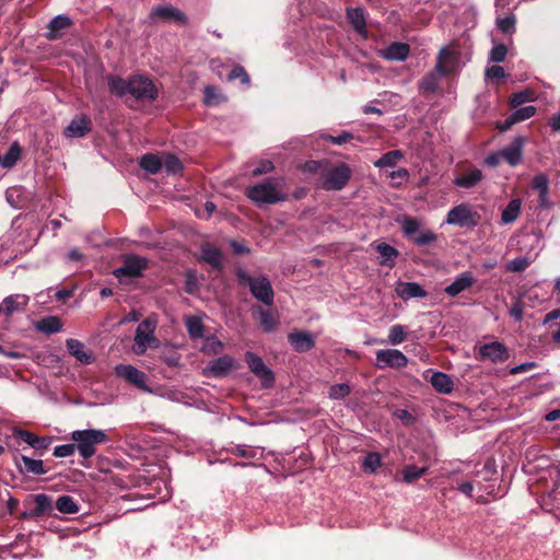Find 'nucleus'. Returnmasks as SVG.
Returning a JSON list of instances; mask_svg holds the SVG:
<instances>
[{"label": "nucleus", "mask_w": 560, "mask_h": 560, "mask_svg": "<svg viewBox=\"0 0 560 560\" xmlns=\"http://www.w3.org/2000/svg\"><path fill=\"white\" fill-rule=\"evenodd\" d=\"M284 179L270 177L259 184L246 188V197L258 207L273 205L287 199Z\"/></svg>", "instance_id": "1"}, {"label": "nucleus", "mask_w": 560, "mask_h": 560, "mask_svg": "<svg viewBox=\"0 0 560 560\" xmlns=\"http://www.w3.org/2000/svg\"><path fill=\"white\" fill-rule=\"evenodd\" d=\"M71 440L75 443L77 451L83 459L93 457L97 446L108 441L103 430L88 429L75 430L71 433Z\"/></svg>", "instance_id": "2"}, {"label": "nucleus", "mask_w": 560, "mask_h": 560, "mask_svg": "<svg viewBox=\"0 0 560 560\" xmlns=\"http://www.w3.org/2000/svg\"><path fill=\"white\" fill-rule=\"evenodd\" d=\"M465 62L458 46L452 44L440 50L435 61V71L441 75L453 74L458 72Z\"/></svg>", "instance_id": "3"}, {"label": "nucleus", "mask_w": 560, "mask_h": 560, "mask_svg": "<svg viewBox=\"0 0 560 560\" xmlns=\"http://www.w3.org/2000/svg\"><path fill=\"white\" fill-rule=\"evenodd\" d=\"M156 320L148 317L142 320L136 330L133 352L138 355L144 354L148 348H156L159 340L154 337Z\"/></svg>", "instance_id": "4"}, {"label": "nucleus", "mask_w": 560, "mask_h": 560, "mask_svg": "<svg viewBox=\"0 0 560 560\" xmlns=\"http://www.w3.org/2000/svg\"><path fill=\"white\" fill-rule=\"evenodd\" d=\"M351 175V168L345 163H339L322 174L320 186L326 190H341L350 180Z\"/></svg>", "instance_id": "5"}, {"label": "nucleus", "mask_w": 560, "mask_h": 560, "mask_svg": "<svg viewBox=\"0 0 560 560\" xmlns=\"http://www.w3.org/2000/svg\"><path fill=\"white\" fill-rule=\"evenodd\" d=\"M148 20L151 24L178 23L186 24L187 18L184 12L173 5H155L151 9Z\"/></svg>", "instance_id": "6"}, {"label": "nucleus", "mask_w": 560, "mask_h": 560, "mask_svg": "<svg viewBox=\"0 0 560 560\" xmlns=\"http://www.w3.org/2000/svg\"><path fill=\"white\" fill-rule=\"evenodd\" d=\"M147 266L148 260L145 258L136 255H126L122 266L114 270V276L122 283L128 279L141 276Z\"/></svg>", "instance_id": "7"}, {"label": "nucleus", "mask_w": 560, "mask_h": 560, "mask_svg": "<svg viewBox=\"0 0 560 560\" xmlns=\"http://www.w3.org/2000/svg\"><path fill=\"white\" fill-rule=\"evenodd\" d=\"M129 94L136 100L154 101L158 97V89L149 78L133 75L129 79Z\"/></svg>", "instance_id": "8"}, {"label": "nucleus", "mask_w": 560, "mask_h": 560, "mask_svg": "<svg viewBox=\"0 0 560 560\" xmlns=\"http://www.w3.org/2000/svg\"><path fill=\"white\" fill-rule=\"evenodd\" d=\"M115 373L136 388L152 393V388L147 384V374L138 368L131 364H118L115 366Z\"/></svg>", "instance_id": "9"}, {"label": "nucleus", "mask_w": 560, "mask_h": 560, "mask_svg": "<svg viewBox=\"0 0 560 560\" xmlns=\"http://www.w3.org/2000/svg\"><path fill=\"white\" fill-rule=\"evenodd\" d=\"M525 241L530 243V249L525 256L516 257L512 259L508 265L506 269L510 271L520 272L525 270L537 257L540 250V237L536 234H526Z\"/></svg>", "instance_id": "10"}, {"label": "nucleus", "mask_w": 560, "mask_h": 560, "mask_svg": "<svg viewBox=\"0 0 560 560\" xmlns=\"http://www.w3.org/2000/svg\"><path fill=\"white\" fill-rule=\"evenodd\" d=\"M478 220V214L474 212L468 205L462 203L448 211L446 223L458 225L460 228H468L476 225Z\"/></svg>", "instance_id": "11"}, {"label": "nucleus", "mask_w": 560, "mask_h": 560, "mask_svg": "<svg viewBox=\"0 0 560 560\" xmlns=\"http://www.w3.org/2000/svg\"><path fill=\"white\" fill-rule=\"evenodd\" d=\"M377 369H400L408 364V358L398 349H381L375 353Z\"/></svg>", "instance_id": "12"}, {"label": "nucleus", "mask_w": 560, "mask_h": 560, "mask_svg": "<svg viewBox=\"0 0 560 560\" xmlns=\"http://www.w3.org/2000/svg\"><path fill=\"white\" fill-rule=\"evenodd\" d=\"M523 139L515 138L513 142L506 148L492 153V166L501 161L508 162L511 166H516L522 161Z\"/></svg>", "instance_id": "13"}, {"label": "nucleus", "mask_w": 560, "mask_h": 560, "mask_svg": "<svg viewBox=\"0 0 560 560\" xmlns=\"http://www.w3.org/2000/svg\"><path fill=\"white\" fill-rule=\"evenodd\" d=\"M236 369V361L231 355L219 357L208 363L203 374L212 377H224Z\"/></svg>", "instance_id": "14"}, {"label": "nucleus", "mask_w": 560, "mask_h": 560, "mask_svg": "<svg viewBox=\"0 0 560 560\" xmlns=\"http://www.w3.org/2000/svg\"><path fill=\"white\" fill-rule=\"evenodd\" d=\"M245 360L249 370L260 378L265 387H269L273 382V374L265 364L262 359L253 352L245 353Z\"/></svg>", "instance_id": "15"}, {"label": "nucleus", "mask_w": 560, "mask_h": 560, "mask_svg": "<svg viewBox=\"0 0 560 560\" xmlns=\"http://www.w3.org/2000/svg\"><path fill=\"white\" fill-rule=\"evenodd\" d=\"M250 293L261 303L271 305L273 303V290L266 277H258L250 281Z\"/></svg>", "instance_id": "16"}, {"label": "nucleus", "mask_w": 560, "mask_h": 560, "mask_svg": "<svg viewBox=\"0 0 560 560\" xmlns=\"http://www.w3.org/2000/svg\"><path fill=\"white\" fill-rule=\"evenodd\" d=\"M288 341L296 352H307L315 346V338L308 331L298 330L289 334Z\"/></svg>", "instance_id": "17"}, {"label": "nucleus", "mask_w": 560, "mask_h": 560, "mask_svg": "<svg viewBox=\"0 0 560 560\" xmlns=\"http://www.w3.org/2000/svg\"><path fill=\"white\" fill-rule=\"evenodd\" d=\"M395 292L404 301L415 298L423 299L428 296V292L418 282L399 281L396 284Z\"/></svg>", "instance_id": "18"}, {"label": "nucleus", "mask_w": 560, "mask_h": 560, "mask_svg": "<svg viewBox=\"0 0 560 560\" xmlns=\"http://www.w3.org/2000/svg\"><path fill=\"white\" fill-rule=\"evenodd\" d=\"M533 189L538 191L539 207L542 209H549L551 202L549 200V179L545 174H537L532 180Z\"/></svg>", "instance_id": "19"}, {"label": "nucleus", "mask_w": 560, "mask_h": 560, "mask_svg": "<svg viewBox=\"0 0 560 560\" xmlns=\"http://www.w3.org/2000/svg\"><path fill=\"white\" fill-rule=\"evenodd\" d=\"M92 121L88 116H80L71 120L65 129V136L68 138H81L90 132Z\"/></svg>", "instance_id": "20"}, {"label": "nucleus", "mask_w": 560, "mask_h": 560, "mask_svg": "<svg viewBox=\"0 0 560 560\" xmlns=\"http://www.w3.org/2000/svg\"><path fill=\"white\" fill-rule=\"evenodd\" d=\"M13 434L35 450H46L51 444V438L38 436L26 430L15 428Z\"/></svg>", "instance_id": "21"}, {"label": "nucleus", "mask_w": 560, "mask_h": 560, "mask_svg": "<svg viewBox=\"0 0 560 560\" xmlns=\"http://www.w3.org/2000/svg\"><path fill=\"white\" fill-rule=\"evenodd\" d=\"M427 374H431L429 382L432 387L441 394H450L453 390L454 383L452 378L443 372L427 371Z\"/></svg>", "instance_id": "22"}, {"label": "nucleus", "mask_w": 560, "mask_h": 560, "mask_svg": "<svg viewBox=\"0 0 560 560\" xmlns=\"http://www.w3.org/2000/svg\"><path fill=\"white\" fill-rule=\"evenodd\" d=\"M482 178V173L476 167L468 168L455 177L454 184L457 187L469 189L476 186Z\"/></svg>", "instance_id": "23"}, {"label": "nucleus", "mask_w": 560, "mask_h": 560, "mask_svg": "<svg viewBox=\"0 0 560 560\" xmlns=\"http://www.w3.org/2000/svg\"><path fill=\"white\" fill-rule=\"evenodd\" d=\"M67 349L82 364H91L94 360L93 354L86 351L84 345L77 339H67Z\"/></svg>", "instance_id": "24"}, {"label": "nucleus", "mask_w": 560, "mask_h": 560, "mask_svg": "<svg viewBox=\"0 0 560 560\" xmlns=\"http://www.w3.org/2000/svg\"><path fill=\"white\" fill-rule=\"evenodd\" d=\"M71 25V20L66 14L55 16L48 24L47 38L50 40L60 37L61 32Z\"/></svg>", "instance_id": "25"}, {"label": "nucleus", "mask_w": 560, "mask_h": 560, "mask_svg": "<svg viewBox=\"0 0 560 560\" xmlns=\"http://www.w3.org/2000/svg\"><path fill=\"white\" fill-rule=\"evenodd\" d=\"M37 331L51 335L61 330L62 323L57 316H46L34 323Z\"/></svg>", "instance_id": "26"}, {"label": "nucleus", "mask_w": 560, "mask_h": 560, "mask_svg": "<svg viewBox=\"0 0 560 560\" xmlns=\"http://www.w3.org/2000/svg\"><path fill=\"white\" fill-rule=\"evenodd\" d=\"M33 501L34 508L27 513L28 516L39 517L52 510L51 499L45 493L35 494Z\"/></svg>", "instance_id": "27"}, {"label": "nucleus", "mask_w": 560, "mask_h": 560, "mask_svg": "<svg viewBox=\"0 0 560 560\" xmlns=\"http://www.w3.org/2000/svg\"><path fill=\"white\" fill-rule=\"evenodd\" d=\"M409 54V47L402 43H393L382 51L387 60L404 61Z\"/></svg>", "instance_id": "28"}, {"label": "nucleus", "mask_w": 560, "mask_h": 560, "mask_svg": "<svg viewBox=\"0 0 560 560\" xmlns=\"http://www.w3.org/2000/svg\"><path fill=\"white\" fill-rule=\"evenodd\" d=\"M472 284V277L468 273H462L450 285L445 288V292L450 296H456Z\"/></svg>", "instance_id": "29"}, {"label": "nucleus", "mask_w": 560, "mask_h": 560, "mask_svg": "<svg viewBox=\"0 0 560 560\" xmlns=\"http://www.w3.org/2000/svg\"><path fill=\"white\" fill-rule=\"evenodd\" d=\"M28 302L25 295H11L3 300L1 310L7 314L11 315L14 312L23 310Z\"/></svg>", "instance_id": "30"}, {"label": "nucleus", "mask_w": 560, "mask_h": 560, "mask_svg": "<svg viewBox=\"0 0 560 560\" xmlns=\"http://www.w3.org/2000/svg\"><path fill=\"white\" fill-rule=\"evenodd\" d=\"M522 202L520 199H512L508 206L502 210L501 223L511 224L516 221L521 213Z\"/></svg>", "instance_id": "31"}, {"label": "nucleus", "mask_w": 560, "mask_h": 560, "mask_svg": "<svg viewBox=\"0 0 560 560\" xmlns=\"http://www.w3.org/2000/svg\"><path fill=\"white\" fill-rule=\"evenodd\" d=\"M404 159V153L400 150H393L383 154L373 164L377 168L395 167L397 163Z\"/></svg>", "instance_id": "32"}, {"label": "nucleus", "mask_w": 560, "mask_h": 560, "mask_svg": "<svg viewBox=\"0 0 560 560\" xmlns=\"http://www.w3.org/2000/svg\"><path fill=\"white\" fill-rule=\"evenodd\" d=\"M348 19L353 28L363 34L365 32V16L362 8H350L347 11Z\"/></svg>", "instance_id": "33"}, {"label": "nucleus", "mask_w": 560, "mask_h": 560, "mask_svg": "<svg viewBox=\"0 0 560 560\" xmlns=\"http://www.w3.org/2000/svg\"><path fill=\"white\" fill-rule=\"evenodd\" d=\"M376 249L382 257L381 264L387 267H394L395 260L398 257V250L386 243L378 244Z\"/></svg>", "instance_id": "34"}, {"label": "nucleus", "mask_w": 560, "mask_h": 560, "mask_svg": "<svg viewBox=\"0 0 560 560\" xmlns=\"http://www.w3.org/2000/svg\"><path fill=\"white\" fill-rule=\"evenodd\" d=\"M21 460L23 463V470L26 474L44 475L47 472L44 467V463L40 459H33L28 456L22 455Z\"/></svg>", "instance_id": "35"}, {"label": "nucleus", "mask_w": 560, "mask_h": 560, "mask_svg": "<svg viewBox=\"0 0 560 560\" xmlns=\"http://www.w3.org/2000/svg\"><path fill=\"white\" fill-rule=\"evenodd\" d=\"M201 258L205 261L209 262L214 268L221 267L222 256H221L220 250L214 246H211V245L202 246Z\"/></svg>", "instance_id": "36"}, {"label": "nucleus", "mask_w": 560, "mask_h": 560, "mask_svg": "<svg viewBox=\"0 0 560 560\" xmlns=\"http://www.w3.org/2000/svg\"><path fill=\"white\" fill-rule=\"evenodd\" d=\"M407 338V327L400 324L393 325L389 328L386 342L390 346L402 343Z\"/></svg>", "instance_id": "37"}, {"label": "nucleus", "mask_w": 560, "mask_h": 560, "mask_svg": "<svg viewBox=\"0 0 560 560\" xmlns=\"http://www.w3.org/2000/svg\"><path fill=\"white\" fill-rule=\"evenodd\" d=\"M495 25L501 33L512 35L516 30V18L513 13H510L505 16H498L495 19Z\"/></svg>", "instance_id": "38"}, {"label": "nucleus", "mask_w": 560, "mask_h": 560, "mask_svg": "<svg viewBox=\"0 0 560 560\" xmlns=\"http://www.w3.org/2000/svg\"><path fill=\"white\" fill-rule=\"evenodd\" d=\"M56 509L60 513L74 514L79 511L75 500L70 495H61L56 501Z\"/></svg>", "instance_id": "39"}, {"label": "nucleus", "mask_w": 560, "mask_h": 560, "mask_svg": "<svg viewBox=\"0 0 560 560\" xmlns=\"http://www.w3.org/2000/svg\"><path fill=\"white\" fill-rule=\"evenodd\" d=\"M108 86L110 92L117 96H125L129 94V80H124L118 77H109Z\"/></svg>", "instance_id": "40"}, {"label": "nucleus", "mask_w": 560, "mask_h": 560, "mask_svg": "<svg viewBox=\"0 0 560 560\" xmlns=\"http://www.w3.org/2000/svg\"><path fill=\"white\" fill-rule=\"evenodd\" d=\"M140 165L151 174H156L163 167L162 159L154 154H145L142 156Z\"/></svg>", "instance_id": "41"}, {"label": "nucleus", "mask_w": 560, "mask_h": 560, "mask_svg": "<svg viewBox=\"0 0 560 560\" xmlns=\"http://www.w3.org/2000/svg\"><path fill=\"white\" fill-rule=\"evenodd\" d=\"M427 470V467L419 468L415 465H407L401 470L402 480L406 483H412L413 481L418 480L423 475H425Z\"/></svg>", "instance_id": "42"}, {"label": "nucleus", "mask_w": 560, "mask_h": 560, "mask_svg": "<svg viewBox=\"0 0 560 560\" xmlns=\"http://www.w3.org/2000/svg\"><path fill=\"white\" fill-rule=\"evenodd\" d=\"M223 343L214 336L207 337L201 346V351L208 355H214L221 352Z\"/></svg>", "instance_id": "43"}, {"label": "nucleus", "mask_w": 560, "mask_h": 560, "mask_svg": "<svg viewBox=\"0 0 560 560\" xmlns=\"http://www.w3.org/2000/svg\"><path fill=\"white\" fill-rule=\"evenodd\" d=\"M20 155H21L20 145L18 143L11 144L8 152L1 159V165L7 168L13 166L20 159Z\"/></svg>", "instance_id": "44"}, {"label": "nucleus", "mask_w": 560, "mask_h": 560, "mask_svg": "<svg viewBox=\"0 0 560 560\" xmlns=\"http://www.w3.org/2000/svg\"><path fill=\"white\" fill-rule=\"evenodd\" d=\"M186 328L191 338H201L203 336V325L199 317H187Z\"/></svg>", "instance_id": "45"}, {"label": "nucleus", "mask_w": 560, "mask_h": 560, "mask_svg": "<svg viewBox=\"0 0 560 560\" xmlns=\"http://www.w3.org/2000/svg\"><path fill=\"white\" fill-rule=\"evenodd\" d=\"M441 77L442 75L435 70L430 72L422 79L421 84H420L421 89L424 92H430V93L435 92L439 88V80Z\"/></svg>", "instance_id": "46"}, {"label": "nucleus", "mask_w": 560, "mask_h": 560, "mask_svg": "<svg viewBox=\"0 0 560 560\" xmlns=\"http://www.w3.org/2000/svg\"><path fill=\"white\" fill-rule=\"evenodd\" d=\"M420 221L415 218H405L401 221V229L406 236L412 237L418 234L420 229Z\"/></svg>", "instance_id": "47"}, {"label": "nucleus", "mask_w": 560, "mask_h": 560, "mask_svg": "<svg viewBox=\"0 0 560 560\" xmlns=\"http://www.w3.org/2000/svg\"><path fill=\"white\" fill-rule=\"evenodd\" d=\"M351 392V387L347 383L335 384L329 388L328 396L330 399H342L347 397Z\"/></svg>", "instance_id": "48"}, {"label": "nucleus", "mask_w": 560, "mask_h": 560, "mask_svg": "<svg viewBox=\"0 0 560 560\" xmlns=\"http://www.w3.org/2000/svg\"><path fill=\"white\" fill-rule=\"evenodd\" d=\"M381 464L382 459L378 453H369L362 462V468L365 471L375 472Z\"/></svg>", "instance_id": "49"}, {"label": "nucleus", "mask_w": 560, "mask_h": 560, "mask_svg": "<svg viewBox=\"0 0 560 560\" xmlns=\"http://www.w3.org/2000/svg\"><path fill=\"white\" fill-rule=\"evenodd\" d=\"M259 323L262 329L267 332H271L277 325V320L271 313L265 310L259 311Z\"/></svg>", "instance_id": "50"}, {"label": "nucleus", "mask_w": 560, "mask_h": 560, "mask_svg": "<svg viewBox=\"0 0 560 560\" xmlns=\"http://www.w3.org/2000/svg\"><path fill=\"white\" fill-rule=\"evenodd\" d=\"M389 177L392 179V185L394 187H399L404 183L409 180V172L407 168H398L389 173Z\"/></svg>", "instance_id": "51"}, {"label": "nucleus", "mask_w": 560, "mask_h": 560, "mask_svg": "<svg viewBox=\"0 0 560 560\" xmlns=\"http://www.w3.org/2000/svg\"><path fill=\"white\" fill-rule=\"evenodd\" d=\"M509 357V350L502 343L492 341V363L497 361H505Z\"/></svg>", "instance_id": "52"}, {"label": "nucleus", "mask_w": 560, "mask_h": 560, "mask_svg": "<svg viewBox=\"0 0 560 560\" xmlns=\"http://www.w3.org/2000/svg\"><path fill=\"white\" fill-rule=\"evenodd\" d=\"M163 167L168 173H177L182 170L180 161L174 155H166L162 160Z\"/></svg>", "instance_id": "53"}, {"label": "nucleus", "mask_w": 560, "mask_h": 560, "mask_svg": "<svg viewBox=\"0 0 560 560\" xmlns=\"http://www.w3.org/2000/svg\"><path fill=\"white\" fill-rule=\"evenodd\" d=\"M436 238V235L430 231H420L417 235L413 236V242L419 246H424L431 244Z\"/></svg>", "instance_id": "54"}, {"label": "nucleus", "mask_w": 560, "mask_h": 560, "mask_svg": "<svg viewBox=\"0 0 560 560\" xmlns=\"http://www.w3.org/2000/svg\"><path fill=\"white\" fill-rule=\"evenodd\" d=\"M77 447L74 442L69 444L57 445L54 448V456L59 458L68 457L73 455Z\"/></svg>", "instance_id": "55"}, {"label": "nucleus", "mask_w": 560, "mask_h": 560, "mask_svg": "<svg viewBox=\"0 0 560 560\" xmlns=\"http://www.w3.org/2000/svg\"><path fill=\"white\" fill-rule=\"evenodd\" d=\"M537 109L533 105H528L525 107H521L513 112L514 118L520 122L533 117L536 114Z\"/></svg>", "instance_id": "56"}, {"label": "nucleus", "mask_w": 560, "mask_h": 560, "mask_svg": "<svg viewBox=\"0 0 560 560\" xmlns=\"http://www.w3.org/2000/svg\"><path fill=\"white\" fill-rule=\"evenodd\" d=\"M509 48L505 44H494L492 46V62H501L505 59Z\"/></svg>", "instance_id": "57"}, {"label": "nucleus", "mask_w": 560, "mask_h": 560, "mask_svg": "<svg viewBox=\"0 0 560 560\" xmlns=\"http://www.w3.org/2000/svg\"><path fill=\"white\" fill-rule=\"evenodd\" d=\"M533 100V93L529 91H524L520 93H515L512 95L510 103L513 107L521 106L522 104L529 102Z\"/></svg>", "instance_id": "58"}, {"label": "nucleus", "mask_w": 560, "mask_h": 560, "mask_svg": "<svg viewBox=\"0 0 560 560\" xmlns=\"http://www.w3.org/2000/svg\"><path fill=\"white\" fill-rule=\"evenodd\" d=\"M222 96L217 93V90L213 86L205 88V102L212 106L218 105L221 101Z\"/></svg>", "instance_id": "59"}, {"label": "nucleus", "mask_w": 560, "mask_h": 560, "mask_svg": "<svg viewBox=\"0 0 560 560\" xmlns=\"http://www.w3.org/2000/svg\"><path fill=\"white\" fill-rule=\"evenodd\" d=\"M241 79L242 83L248 84L249 77L246 73L245 69L241 66H235L229 73V80Z\"/></svg>", "instance_id": "60"}, {"label": "nucleus", "mask_w": 560, "mask_h": 560, "mask_svg": "<svg viewBox=\"0 0 560 560\" xmlns=\"http://www.w3.org/2000/svg\"><path fill=\"white\" fill-rule=\"evenodd\" d=\"M394 417L406 425H410L415 422L413 416L406 409H396L394 411Z\"/></svg>", "instance_id": "61"}, {"label": "nucleus", "mask_w": 560, "mask_h": 560, "mask_svg": "<svg viewBox=\"0 0 560 560\" xmlns=\"http://www.w3.org/2000/svg\"><path fill=\"white\" fill-rule=\"evenodd\" d=\"M257 450L246 445H237L235 454L244 458H254L257 455Z\"/></svg>", "instance_id": "62"}, {"label": "nucleus", "mask_w": 560, "mask_h": 560, "mask_svg": "<svg viewBox=\"0 0 560 560\" xmlns=\"http://www.w3.org/2000/svg\"><path fill=\"white\" fill-rule=\"evenodd\" d=\"M534 368H536L535 362H525V363H522V364L511 368L509 370V374L524 373V372L533 370Z\"/></svg>", "instance_id": "63"}, {"label": "nucleus", "mask_w": 560, "mask_h": 560, "mask_svg": "<svg viewBox=\"0 0 560 560\" xmlns=\"http://www.w3.org/2000/svg\"><path fill=\"white\" fill-rule=\"evenodd\" d=\"M273 170V164L270 161H262L258 167L253 171V175L258 176L269 173Z\"/></svg>", "instance_id": "64"}]
</instances>
